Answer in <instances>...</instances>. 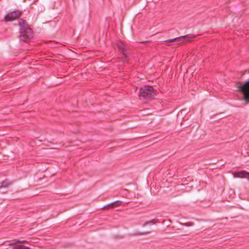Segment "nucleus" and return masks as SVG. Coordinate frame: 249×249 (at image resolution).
Here are the masks:
<instances>
[{"mask_svg": "<svg viewBox=\"0 0 249 249\" xmlns=\"http://www.w3.org/2000/svg\"><path fill=\"white\" fill-rule=\"evenodd\" d=\"M155 95L156 90L151 86H145L139 89V99L144 103L153 99Z\"/></svg>", "mask_w": 249, "mask_h": 249, "instance_id": "f257e3e1", "label": "nucleus"}, {"mask_svg": "<svg viewBox=\"0 0 249 249\" xmlns=\"http://www.w3.org/2000/svg\"><path fill=\"white\" fill-rule=\"evenodd\" d=\"M20 40L27 41L33 36V32L27 24L22 19L19 20Z\"/></svg>", "mask_w": 249, "mask_h": 249, "instance_id": "f03ea898", "label": "nucleus"}, {"mask_svg": "<svg viewBox=\"0 0 249 249\" xmlns=\"http://www.w3.org/2000/svg\"><path fill=\"white\" fill-rule=\"evenodd\" d=\"M193 36L191 35H187L185 36H181L178 37L166 40L164 42H173L175 41L178 42V44H184L190 42L192 41Z\"/></svg>", "mask_w": 249, "mask_h": 249, "instance_id": "7ed1b4c3", "label": "nucleus"}, {"mask_svg": "<svg viewBox=\"0 0 249 249\" xmlns=\"http://www.w3.org/2000/svg\"><path fill=\"white\" fill-rule=\"evenodd\" d=\"M239 90L244 95L245 101L249 102V80L246 81L243 85H240L238 87Z\"/></svg>", "mask_w": 249, "mask_h": 249, "instance_id": "20e7f679", "label": "nucleus"}, {"mask_svg": "<svg viewBox=\"0 0 249 249\" xmlns=\"http://www.w3.org/2000/svg\"><path fill=\"white\" fill-rule=\"evenodd\" d=\"M21 15V12L19 11H14L9 12L4 17V20L6 21H11L18 18Z\"/></svg>", "mask_w": 249, "mask_h": 249, "instance_id": "39448f33", "label": "nucleus"}, {"mask_svg": "<svg viewBox=\"0 0 249 249\" xmlns=\"http://www.w3.org/2000/svg\"><path fill=\"white\" fill-rule=\"evenodd\" d=\"M234 178H246L249 179V172L245 171H241L238 172H235L233 173Z\"/></svg>", "mask_w": 249, "mask_h": 249, "instance_id": "423d86ee", "label": "nucleus"}, {"mask_svg": "<svg viewBox=\"0 0 249 249\" xmlns=\"http://www.w3.org/2000/svg\"><path fill=\"white\" fill-rule=\"evenodd\" d=\"M118 47L119 49L121 50L123 57V59L125 58L126 57V51L124 49V44L123 42H120L117 44Z\"/></svg>", "mask_w": 249, "mask_h": 249, "instance_id": "0eeeda50", "label": "nucleus"}, {"mask_svg": "<svg viewBox=\"0 0 249 249\" xmlns=\"http://www.w3.org/2000/svg\"><path fill=\"white\" fill-rule=\"evenodd\" d=\"M1 183L2 184V187H7L11 184V183L8 180H4Z\"/></svg>", "mask_w": 249, "mask_h": 249, "instance_id": "6e6552de", "label": "nucleus"}, {"mask_svg": "<svg viewBox=\"0 0 249 249\" xmlns=\"http://www.w3.org/2000/svg\"><path fill=\"white\" fill-rule=\"evenodd\" d=\"M157 221L155 219H153L148 221H146L143 225V226H146L147 225L154 224L156 223Z\"/></svg>", "mask_w": 249, "mask_h": 249, "instance_id": "1a4fd4ad", "label": "nucleus"}, {"mask_svg": "<svg viewBox=\"0 0 249 249\" xmlns=\"http://www.w3.org/2000/svg\"><path fill=\"white\" fill-rule=\"evenodd\" d=\"M58 84H59V83L54 82V83H52L51 85H50V86H54L57 85Z\"/></svg>", "mask_w": 249, "mask_h": 249, "instance_id": "9d476101", "label": "nucleus"}, {"mask_svg": "<svg viewBox=\"0 0 249 249\" xmlns=\"http://www.w3.org/2000/svg\"><path fill=\"white\" fill-rule=\"evenodd\" d=\"M120 204V202H115L114 204H113V206H118Z\"/></svg>", "mask_w": 249, "mask_h": 249, "instance_id": "9b49d317", "label": "nucleus"}, {"mask_svg": "<svg viewBox=\"0 0 249 249\" xmlns=\"http://www.w3.org/2000/svg\"><path fill=\"white\" fill-rule=\"evenodd\" d=\"M2 183H0V188H2Z\"/></svg>", "mask_w": 249, "mask_h": 249, "instance_id": "f8f14e48", "label": "nucleus"}]
</instances>
